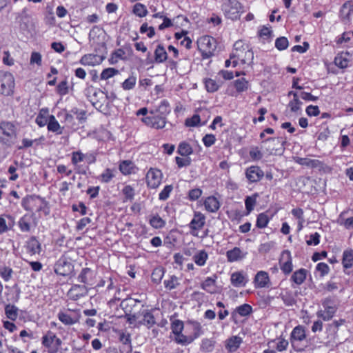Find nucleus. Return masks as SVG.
<instances>
[{
    "instance_id": "obj_1",
    "label": "nucleus",
    "mask_w": 353,
    "mask_h": 353,
    "mask_svg": "<svg viewBox=\"0 0 353 353\" xmlns=\"http://www.w3.org/2000/svg\"><path fill=\"white\" fill-rule=\"evenodd\" d=\"M15 79L14 75L8 71H0V94L10 97L14 92Z\"/></svg>"
},
{
    "instance_id": "obj_2",
    "label": "nucleus",
    "mask_w": 353,
    "mask_h": 353,
    "mask_svg": "<svg viewBox=\"0 0 353 353\" xmlns=\"http://www.w3.org/2000/svg\"><path fill=\"white\" fill-rule=\"evenodd\" d=\"M198 48L204 59L214 55L216 50V41L214 38L205 35L198 40Z\"/></svg>"
},
{
    "instance_id": "obj_3",
    "label": "nucleus",
    "mask_w": 353,
    "mask_h": 353,
    "mask_svg": "<svg viewBox=\"0 0 353 353\" xmlns=\"http://www.w3.org/2000/svg\"><path fill=\"white\" fill-rule=\"evenodd\" d=\"M222 10L227 18L236 20L243 12V8L237 0H225L222 4Z\"/></svg>"
},
{
    "instance_id": "obj_4",
    "label": "nucleus",
    "mask_w": 353,
    "mask_h": 353,
    "mask_svg": "<svg viewBox=\"0 0 353 353\" xmlns=\"http://www.w3.org/2000/svg\"><path fill=\"white\" fill-rule=\"evenodd\" d=\"M283 143L281 138H268L263 141L261 148L267 154L276 155L283 152Z\"/></svg>"
},
{
    "instance_id": "obj_5",
    "label": "nucleus",
    "mask_w": 353,
    "mask_h": 353,
    "mask_svg": "<svg viewBox=\"0 0 353 353\" xmlns=\"http://www.w3.org/2000/svg\"><path fill=\"white\" fill-rule=\"evenodd\" d=\"M17 136L15 125L9 121L0 123V142L8 143Z\"/></svg>"
},
{
    "instance_id": "obj_6",
    "label": "nucleus",
    "mask_w": 353,
    "mask_h": 353,
    "mask_svg": "<svg viewBox=\"0 0 353 353\" xmlns=\"http://www.w3.org/2000/svg\"><path fill=\"white\" fill-rule=\"evenodd\" d=\"M306 338L305 328L303 325L296 326L290 334V343L296 351L303 350V347H298V342L303 341Z\"/></svg>"
},
{
    "instance_id": "obj_7",
    "label": "nucleus",
    "mask_w": 353,
    "mask_h": 353,
    "mask_svg": "<svg viewBox=\"0 0 353 353\" xmlns=\"http://www.w3.org/2000/svg\"><path fill=\"white\" fill-rule=\"evenodd\" d=\"M77 279L78 282L89 288L96 282V272L89 268H85L81 270Z\"/></svg>"
},
{
    "instance_id": "obj_8",
    "label": "nucleus",
    "mask_w": 353,
    "mask_h": 353,
    "mask_svg": "<svg viewBox=\"0 0 353 353\" xmlns=\"http://www.w3.org/2000/svg\"><path fill=\"white\" fill-rule=\"evenodd\" d=\"M141 121L148 126L154 129H162L166 124V118L164 116L152 114L143 117Z\"/></svg>"
},
{
    "instance_id": "obj_9",
    "label": "nucleus",
    "mask_w": 353,
    "mask_h": 353,
    "mask_svg": "<svg viewBox=\"0 0 353 353\" xmlns=\"http://www.w3.org/2000/svg\"><path fill=\"white\" fill-rule=\"evenodd\" d=\"M137 302L138 301H137L135 299H128L122 301L121 303V307L125 310V318L130 324H134L135 323H138V321L140 319V314H139V312L137 313H134V314H128V312H130V310H128V307H134Z\"/></svg>"
},
{
    "instance_id": "obj_10",
    "label": "nucleus",
    "mask_w": 353,
    "mask_h": 353,
    "mask_svg": "<svg viewBox=\"0 0 353 353\" xmlns=\"http://www.w3.org/2000/svg\"><path fill=\"white\" fill-rule=\"evenodd\" d=\"M89 288L86 285L74 284L68 292V296L72 301H77L86 296L88 293Z\"/></svg>"
},
{
    "instance_id": "obj_11",
    "label": "nucleus",
    "mask_w": 353,
    "mask_h": 353,
    "mask_svg": "<svg viewBox=\"0 0 353 353\" xmlns=\"http://www.w3.org/2000/svg\"><path fill=\"white\" fill-rule=\"evenodd\" d=\"M162 173L158 169L151 168L146 174L148 186L151 188H157L161 184Z\"/></svg>"
},
{
    "instance_id": "obj_12",
    "label": "nucleus",
    "mask_w": 353,
    "mask_h": 353,
    "mask_svg": "<svg viewBox=\"0 0 353 353\" xmlns=\"http://www.w3.org/2000/svg\"><path fill=\"white\" fill-rule=\"evenodd\" d=\"M280 268L285 274H289L292 271V259L291 253L288 250H284L279 260Z\"/></svg>"
},
{
    "instance_id": "obj_13",
    "label": "nucleus",
    "mask_w": 353,
    "mask_h": 353,
    "mask_svg": "<svg viewBox=\"0 0 353 353\" xmlns=\"http://www.w3.org/2000/svg\"><path fill=\"white\" fill-rule=\"evenodd\" d=\"M139 314H140V319L138 321V326L144 325L150 328L156 323L154 316L149 310L145 308L141 309L139 311Z\"/></svg>"
},
{
    "instance_id": "obj_14",
    "label": "nucleus",
    "mask_w": 353,
    "mask_h": 353,
    "mask_svg": "<svg viewBox=\"0 0 353 353\" xmlns=\"http://www.w3.org/2000/svg\"><path fill=\"white\" fill-rule=\"evenodd\" d=\"M264 175L263 171L258 166H250L245 170V176L250 183L260 181Z\"/></svg>"
},
{
    "instance_id": "obj_15",
    "label": "nucleus",
    "mask_w": 353,
    "mask_h": 353,
    "mask_svg": "<svg viewBox=\"0 0 353 353\" xmlns=\"http://www.w3.org/2000/svg\"><path fill=\"white\" fill-rule=\"evenodd\" d=\"M254 283L256 288H269L271 285L268 272L259 271L255 275Z\"/></svg>"
},
{
    "instance_id": "obj_16",
    "label": "nucleus",
    "mask_w": 353,
    "mask_h": 353,
    "mask_svg": "<svg viewBox=\"0 0 353 353\" xmlns=\"http://www.w3.org/2000/svg\"><path fill=\"white\" fill-rule=\"evenodd\" d=\"M330 301L325 300L323 302V310H320L317 312V316L322 318L324 321L330 320L336 311L335 306L330 305Z\"/></svg>"
},
{
    "instance_id": "obj_17",
    "label": "nucleus",
    "mask_w": 353,
    "mask_h": 353,
    "mask_svg": "<svg viewBox=\"0 0 353 353\" xmlns=\"http://www.w3.org/2000/svg\"><path fill=\"white\" fill-rule=\"evenodd\" d=\"M205 223V216L204 214L199 212H195L194 217L189 224V228L193 231H196L201 230Z\"/></svg>"
},
{
    "instance_id": "obj_18",
    "label": "nucleus",
    "mask_w": 353,
    "mask_h": 353,
    "mask_svg": "<svg viewBox=\"0 0 353 353\" xmlns=\"http://www.w3.org/2000/svg\"><path fill=\"white\" fill-rule=\"evenodd\" d=\"M103 58L98 54H88L83 55L80 59V63L85 65H96L100 64Z\"/></svg>"
},
{
    "instance_id": "obj_19",
    "label": "nucleus",
    "mask_w": 353,
    "mask_h": 353,
    "mask_svg": "<svg viewBox=\"0 0 353 353\" xmlns=\"http://www.w3.org/2000/svg\"><path fill=\"white\" fill-rule=\"evenodd\" d=\"M242 339L238 336H233L225 341V348L230 352L236 351L242 343Z\"/></svg>"
},
{
    "instance_id": "obj_20",
    "label": "nucleus",
    "mask_w": 353,
    "mask_h": 353,
    "mask_svg": "<svg viewBox=\"0 0 353 353\" xmlns=\"http://www.w3.org/2000/svg\"><path fill=\"white\" fill-rule=\"evenodd\" d=\"M170 108L169 103L166 100H163L157 108L151 110L150 113L151 114L164 116V118H166V116L170 113Z\"/></svg>"
},
{
    "instance_id": "obj_21",
    "label": "nucleus",
    "mask_w": 353,
    "mask_h": 353,
    "mask_svg": "<svg viewBox=\"0 0 353 353\" xmlns=\"http://www.w3.org/2000/svg\"><path fill=\"white\" fill-rule=\"evenodd\" d=\"M216 275H213L212 277H208L201 283V287L203 290L210 294H214L216 292Z\"/></svg>"
},
{
    "instance_id": "obj_22",
    "label": "nucleus",
    "mask_w": 353,
    "mask_h": 353,
    "mask_svg": "<svg viewBox=\"0 0 353 353\" xmlns=\"http://www.w3.org/2000/svg\"><path fill=\"white\" fill-rule=\"evenodd\" d=\"M40 199L39 196L28 195L23 198L21 205L26 211L32 212L34 210L37 200Z\"/></svg>"
},
{
    "instance_id": "obj_23",
    "label": "nucleus",
    "mask_w": 353,
    "mask_h": 353,
    "mask_svg": "<svg viewBox=\"0 0 353 353\" xmlns=\"http://www.w3.org/2000/svg\"><path fill=\"white\" fill-rule=\"evenodd\" d=\"M295 161L299 165H304L311 168H320L323 163L318 159H312L310 158L297 157Z\"/></svg>"
},
{
    "instance_id": "obj_24",
    "label": "nucleus",
    "mask_w": 353,
    "mask_h": 353,
    "mask_svg": "<svg viewBox=\"0 0 353 353\" xmlns=\"http://www.w3.org/2000/svg\"><path fill=\"white\" fill-rule=\"evenodd\" d=\"M230 281L233 286L241 287L245 286L248 281L242 272H235L232 274Z\"/></svg>"
},
{
    "instance_id": "obj_25",
    "label": "nucleus",
    "mask_w": 353,
    "mask_h": 353,
    "mask_svg": "<svg viewBox=\"0 0 353 353\" xmlns=\"http://www.w3.org/2000/svg\"><path fill=\"white\" fill-rule=\"evenodd\" d=\"M204 205L208 212H216L220 208V203L215 196H211L205 200Z\"/></svg>"
},
{
    "instance_id": "obj_26",
    "label": "nucleus",
    "mask_w": 353,
    "mask_h": 353,
    "mask_svg": "<svg viewBox=\"0 0 353 353\" xmlns=\"http://www.w3.org/2000/svg\"><path fill=\"white\" fill-rule=\"evenodd\" d=\"M47 128L48 131L54 132L57 134H61L63 133V127L60 125L54 115L49 116Z\"/></svg>"
},
{
    "instance_id": "obj_27",
    "label": "nucleus",
    "mask_w": 353,
    "mask_h": 353,
    "mask_svg": "<svg viewBox=\"0 0 353 353\" xmlns=\"http://www.w3.org/2000/svg\"><path fill=\"white\" fill-rule=\"evenodd\" d=\"M192 259L198 266H204L208 259V254L205 250H199L193 255Z\"/></svg>"
},
{
    "instance_id": "obj_28",
    "label": "nucleus",
    "mask_w": 353,
    "mask_h": 353,
    "mask_svg": "<svg viewBox=\"0 0 353 353\" xmlns=\"http://www.w3.org/2000/svg\"><path fill=\"white\" fill-rule=\"evenodd\" d=\"M26 248L30 254H39L41 252V244L35 237H31L27 242Z\"/></svg>"
},
{
    "instance_id": "obj_29",
    "label": "nucleus",
    "mask_w": 353,
    "mask_h": 353,
    "mask_svg": "<svg viewBox=\"0 0 353 353\" xmlns=\"http://www.w3.org/2000/svg\"><path fill=\"white\" fill-rule=\"evenodd\" d=\"M248 46L245 45L242 41H236L234 44V50L230 54V59H235L237 57H242L243 51H245Z\"/></svg>"
},
{
    "instance_id": "obj_30",
    "label": "nucleus",
    "mask_w": 353,
    "mask_h": 353,
    "mask_svg": "<svg viewBox=\"0 0 353 353\" xmlns=\"http://www.w3.org/2000/svg\"><path fill=\"white\" fill-rule=\"evenodd\" d=\"M168 59V54L164 47L159 44L154 50V61L156 63H161L165 61Z\"/></svg>"
},
{
    "instance_id": "obj_31",
    "label": "nucleus",
    "mask_w": 353,
    "mask_h": 353,
    "mask_svg": "<svg viewBox=\"0 0 353 353\" xmlns=\"http://www.w3.org/2000/svg\"><path fill=\"white\" fill-rule=\"evenodd\" d=\"M306 275L307 270L305 269L301 268L299 269V270L295 271L292 274L291 276V280L296 284L301 285L305 281L306 279Z\"/></svg>"
},
{
    "instance_id": "obj_32",
    "label": "nucleus",
    "mask_w": 353,
    "mask_h": 353,
    "mask_svg": "<svg viewBox=\"0 0 353 353\" xmlns=\"http://www.w3.org/2000/svg\"><path fill=\"white\" fill-rule=\"evenodd\" d=\"M56 339V334L51 331H48L46 335L42 337V344L47 348L49 349V351L53 350V345L54 343V339Z\"/></svg>"
},
{
    "instance_id": "obj_33",
    "label": "nucleus",
    "mask_w": 353,
    "mask_h": 353,
    "mask_svg": "<svg viewBox=\"0 0 353 353\" xmlns=\"http://www.w3.org/2000/svg\"><path fill=\"white\" fill-rule=\"evenodd\" d=\"M120 341L122 342L121 347V353H130L132 352V345L130 336L129 334H122L120 336Z\"/></svg>"
},
{
    "instance_id": "obj_34",
    "label": "nucleus",
    "mask_w": 353,
    "mask_h": 353,
    "mask_svg": "<svg viewBox=\"0 0 353 353\" xmlns=\"http://www.w3.org/2000/svg\"><path fill=\"white\" fill-rule=\"evenodd\" d=\"M228 261L234 262L243 258L240 248L235 247L232 250H228L226 253Z\"/></svg>"
},
{
    "instance_id": "obj_35",
    "label": "nucleus",
    "mask_w": 353,
    "mask_h": 353,
    "mask_svg": "<svg viewBox=\"0 0 353 353\" xmlns=\"http://www.w3.org/2000/svg\"><path fill=\"white\" fill-rule=\"evenodd\" d=\"M58 319L61 322L66 325H74L78 321V319L77 317L72 316L71 315L62 312L58 314Z\"/></svg>"
},
{
    "instance_id": "obj_36",
    "label": "nucleus",
    "mask_w": 353,
    "mask_h": 353,
    "mask_svg": "<svg viewBox=\"0 0 353 353\" xmlns=\"http://www.w3.org/2000/svg\"><path fill=\"white\" fill-rule=\"evenodd\" d=\"M342 263L346 269L353 266V250H347L343 252Z\"/></svg>"
},
{
    "instance_id": "obj_37",
    "label": "nucleus",
    "mask_w": 353,
    "mask_h": 353,
    "mask_svg": "<svg viewBox=\"0 0 353 353\" xmlns=\"http://www.w3.org/2000/svg\"><path fill=\"white\" fill-rule=\"evenodd\" d=\"M341 15L344 19H348L353 13V3L351 1H346L341 7Z\"/></svg>"
},
{
    "instance_id": "obj_38",
    "label": "nucleus",
    "mask_w": 353,
    "mask_h": 353,
    "mask_svg": "<svg viewBox=\"0 0 353 353\" xmlns=\"http://www.w3.org/2000/svg\"><path fill=\"white\" fill-rule=\"evenodd\" d=\"M5 314L9 319L15 321L18 316V308L14 305H6L5 307Z\"/></svg>"
},
{
    "instance_id": "obj_39",
    "label": "nucleus",
    "mask_w": 353,
    "mask_h": 353,
    "mask_svg": "<svg viewBox=\"0 0 353 353\" xmlns=\"http://www.w3.org/2000/svg\"><path fill=\"white\" fill-rule=\"evenodd\" d=\"M48 110L42 109L37 115L35 122L39 127H43L48 125L49 116H47Z\"/></svg>"
},
{
    "instance_id": "obj_40",
    "label": "nucleus",
    "mask_w": 353,
    "mask_h": 353,
    "mask_svg": "<svg viewBox=\"0 0 353 353\" xmlns=\"http://www.w3.org/2000/svg\"><path fill=\"white\" fill-rule=\"evenodd\" d=\"M134 164L131 161H123L119 165L120 171L125 175L133 172Z\"/></svg>"
},
{
    "instance_id": "obj_41",
    "label": "nucleus",
    "mask_w": 353,
    "mask_h": 353,
    "mask_svg": "<svg viewBox=\"0 0 353 353\" xmlns=\"http://www.w3.org/2000/svg\"><path fill=\"white\" fill-rule=\"evenodd\" d=\"M348 55L347 53H342L341 54H338L334 59V63L335 64L341 68H345L348 66V59L347 58V56Z\"/></svg>"
},
{
    "instance_id": "obj_42",
    "label": "nucleus",
    "mask_w": 353,
    "mask_h": 353,
    "mask_svg": "<svg viewBox=\"0 0 353 353\" xmlns=\"http://www.w3.org/2000/svg\"><path fill=\"white\" fill-rule=\"evenodd\" d=\"M234 87L237 92H242L246 91L249 88V82L245 79H239L234 82Z\"/></svg>"
},
{
    "instance_id": "obj_43",
    "label": "nucleus",
    "mask_w": 353,
    "mask_h": 353,
    "mask_svg": "<svg viewBox=\"0 0 353 353\" xmlns=\"http://www.w3.org/2000/svg\"><path fill=\"white\" fill-rule=\"evenodd\" d=\"M215 341L211 339H204L202 340L201 349L203 352H211L214 347Z\"/></svg>"
},
{
    "instance_id": "obj_44",
    "label": "nucleus",
    "mask_w": 353,
    "mask_h": 353,
    "mask_svg": "<svg viewBox=\"0 0 353 353\" xmlns=\"http://www.w3.org/2000/svg\"><path fill=\"white\" fill-rule=\"evenodd\" d=\"M236 58L239 59L242 63L250 64L253 61L254 53L251 50L248 49V48L245 51H243L242 57H237Z\"/></svg>"
},
{
    "instance_id": "obj_45",
    "label": "nucleus",
    "mask_w": 353,
    "mask_h": 353,
    "mask_svg": "<svg viewBox=\"0 0 353 353\" xmlns=\"http://www.w3.org/2000/svg\"><path fill=\"white\" fill-rule=\"evenodd\" d=\"M70 267V263L66 261H59L56 265L54 268V272L57 274L65 276L68 274L67 271L65 270V268Z\"/></svg>"
},
{
    "instance_id": "obj_46",
    "label": "nucleus",
    "mask_w": 353,
    "mask_h": 353,
    "mask_svg": "<svg viewBox=\"0 0 353 353\" xmlns=\"http://www.w3.org/2000/svg\"><path fill=\"white\" fill-rule=\"evenodd\" d=\"M150 224L156 229L162 228L165 225V221L159 215H154L150 219Z\"/></svg>"
},
{
    "instance_id": "obj_47",
    "label": "nucleus",
    "mask_w": 353,
    "mask_h": 353,
    "mask_svg": "<svg viewBox=\"0 0 353 353\" xmlns=\"http://www.w3.org/2000/svg\"><path fill=\"white\" fill-rule=\"evenodd\" d=\"M133 12L139 17H143L148 14V10L143 4L137 3L134 6Z\"/></svg>"
},
{
    "instance_id": "obj_48",
    "label": "nucleus",
    "mask_w": 353,
    "mask_h": 353,
    "mask_svg": "<svg viewBox=\"0 0 353 353\" xmlns=\"http://www.w3.org/2000/svg\"><path fill=\"white\" fill-rule=\"evenodd\" d=\"M269 218L265 213H261L256 219V226L259 228H265L269 223Z\"/></svg>"
},
{
    "instance_id": "obj_49",
    "label": "nucleus",
    "mask_w": 353,
    "mask_h": 353,
    "mask_svg": "<svg viewBox=\"0 0 353 353\" xmlns=\"http://www.w3.org/2000/svg\"><path fill=\"white\" fill-rule=\"evenodd\" d=\"M164 271L162 268H155L152 273V281L155 283H159L163 276Z\"/></svg>"
},
{
    "instance_id": "obj_50",
    "label": "nucleus",
    "mask_w": 353,
    "mask_h": 353,
    "mask_svg": "<svg viewBox=\"0 0 353 353\" xmlns=\"http://www.w3.org/2000/svg\"><path fill=\"white\" fill-rule=\"evenodd\" d=\"M192 148L187 143H181L178 148V152L182 156H188L192 153Z\"/></svg>"
},
{
    "instance_id": "obj_51",
    "label": "nucleus",
    "mask_w": 353,
    "mask_h": 353,
    "mask_svg": "<svg viewBox=\"0 0 353 353\" xmlns=\"http://www.w3.org/2000/svg\"><path fill=\"white\" fill-rule=\"evenodd\" d=\"M205 85L208 92H216L220 87V84L212 79H206L205 81Z\"/></svg>"
},
{
    "instance_id": "obj_52",
    "label": "nucleus",
    "mask_w": 353,
    "mask_h": 353,
    "mask_svg": "<svg viewBox=\"0 0 353 353\" xmlns=\"http://www.w3.org/2000/svg\"><path fill=\"white\" fill-rule=\"evenodd\" d=\"M122 193L125 196V201H132L134 196V190L131 185H125L123 190Z\"/></svg>"
},
{
    "instance_id": "obj_53",
    "label": "nucleus",
    "mask_w": 353,
    "mask_h": 353,
    "mask_svg": "<svg viewBox=\"0 0 353 353\" xmlns=\"http://www.w3.org/2000/svg\"><path fill=\"white\" fill-rule=\"evenodd\" d=\"M119 73L118 70L113 68L104 69L101 74V79L103 80L108 79Z\"/></svg>"
},
{
    "instance_id": "obj_54",
    "label": "nucleus",
    "mask_w": 353,
    "mask_h": 353,
    "mask_svg": "<svg viewBox=\"0 0 353 353\" xmlns=\"http://www.w3.org/2000/svg\"><path fill=\"white\" fill-rule=\"evenodd\" d=\"M289 45L288 40L285 37L277 38L275 41V46L279 50H285Z\"/></svg>"
},
{
    "instance_id": "obj_55",
    "label": "nucleus",
    "mask_w": 353,
    "mask_h": 353,
    "mask_svg": "<svg viewBox=\"0 0 353 353\" xmlns=\"http://www.w3.org/2000/svg\"><path fill=\"white\" fill-rule=\"evenodd\" d=\"M178 285V278L174 275L164 281L165 287L169 290L174 289Z\"/></svg>"
},
{
    "instance_id": "obj_56",
    "label": "nucleus",
    "mask_w": 353,
    "mask_h": 353,
    "mask_svg": "<svg viewBox=\"0 0 353 353\" xmlns=\"http://www.w3.org/2000/svg\"><path fill=\"white\" fill-rule=\"evenodd\" d=\"M19 227L22 232H29L30 230V225L29 219L27 216H23L19 221Z\"/></svg>"
},
{
    "instance_id": "obj_57",
    "label": "nucleus",
    "mask_w": 353,
    "mask_h": 353,
    "mask_svg": "<svg viewBox=\"0 0 353 353\" xmlns=\"http://www.w3.org/2000/svg\"><path fill=\"white\" fill-rule=\"evenodd\" d=\"M12 272V270L9 267L0 268V276L5 281H8L11 279Z\"/></svg>"
},
{
    "instance_id": "obj_58",
    "label": "nucleus",
    "mask_w": 353,
    "mask_h": 353,
    "mask_svg": "<svg viewBox=\"0 0 353 353\" xmlns=\"http://www.w3.org/2000/svg\"><path fill=\"white\" fill-rule=\"evenodd\" d=\"M236 311L241 316H245L252 312V307L248 304H243L236 307Z\"/></svg>"
},
{
    "instance_id": "obj_59",
    "label": "nucleus",
    "mask_w": 353,
    "mask_h": 353,
    "mask_svg": "<svg viewBox=\"0 0 353 353\" xmlns=\"http://www.w3.org/2000/svg\"><path fill=\"white\" fill-rule=\"evenodd\" d=\"M171 329L172 333L175 334H179L181 333L183 329V323L181 321L175 320L172 323Z\"/></svg>"
},
{
    "instance_id": "obj_60",
    "label": "nucleus",
    "mask_w": 353,
    "mask_h": 353,
    "mask_svg": "<svg viewBox=\"0 0 353 353\" xmlns=\"http://www.w3.org/2000/svg\"><path fill=\"white\" fill-rule=\"evenodd\" d=\"M281 299L287 306H292L296 303V300L292 293L285 292L281 294Z\"/></svg>"
},
{
    "instance_id": "obj_61",
    "label": "nucleus",
    "mask_w": 353,
    "mask_h": 353,
    "mask_svg": "<svg viewBox=\"0 0 353 353\" xmlns=\"http://www.w3.org/2000/svg\"><path fill=\"white\" fill-rule=\"evenodd\" d=\"M140 32L144 34L147 32V35L149 38H152L155 34L154 28L152 26H148L146 23L141 25L140 28Z\"/></svg>"
},
{
    "instance_id": "obj_62",
    "label": "nucleus",
    "mask_w": 353,
    "mask_h": 353,
    "mask_svg": "<svg viewBox=\"0 0 353 353\" xmlns=\"http://www.w3.org/2000/svg\"><path fill=\"white\" fill-rule=\"evenodd\" d=\"M201 119L199 114H194L191 118L185 119V124L186 126L194 127L200 124Z\"/></svg>"
},
{
    "instance_id": "obj_63",
    "label": "nucleus",
    "mask_w": 353,
    "mask_h": 353,
    "mask_svg": "<svg viewBox=\"0 0 353 353\" xmlns=\"http://www.w3.org/2000/svg\"><path fill=\"white\" fill-rule=\"evenodd\" d=\"M85 159V155L80 151L73 152L72 153V163L74 165L80 162H82Z\"/></svg>"
},
{
    "instance_id": "obj_64",
    "label": "nucleus",
    "mask_w": 353,
    "mask_h": 353,
    "mask_svg": "<svg viewBox=\"0 0 353 353\" xmlns=\"http://www.w3.org/2000/svg\"><path fill=\"white\" fill-rule=\"evenodd\" d=\"M114 176L113 171L109 168L106 169L100 176L101 181L103 183L110 182Z\"/></svg>"
}]
</instances>
